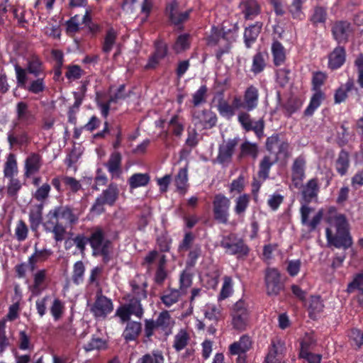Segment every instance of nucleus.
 <instances>
[{
	"label": "nucleus",
	"instance_id": "69168bd1",
	"mask_svg": "<svg viewBox=\"0 0 363 363\" xmlns=\"http://www.w3.org/2000/svg\"><path fill=\"white\" fill-rule=\"evenodd\" d=\"M6 187L7 194L10 197H16L18 191L22 188L21 181L15 177H9Z\"/></svg>",
	"mask_w": 363,
	"mask_h": 363
},
{
	"label": "nucleus",
	"instance_id": "e2e57ef3",
	"mask_svg": "<svg viewBox=\"0 0 363 363\" xmlns=\"http://www.w3.org/2000/svg\"><path fill=\"white\" fill-rule=\"evenodd\" d=\"M257 155L258 146L256 143L245 141L240 145V156L249 155L255 159Z\"/></svg>",
	"mask_w": 363,
	"mask_h": 363
},
{
	"label": "nucleus",
	"instance_id": "4be33fe9",
	"mask_svg": "<svg viewBox=\"0 0 363 363\" xmlns=\"http://www.w3.org/2000/svg\"><path fill=\"white\" fill-rule=\"evenodd\" d=\"M16 116L18 122L15 123V127L19 123L26 126L32 125L35 119L34 115L28 110V104L23 101H20L16 104Z\"/></svg>",
	"mask_w": 363,
	"mask_h": 363
},
{
	"label": "nucleus",
	"instance_id": "0e129e2a",
	"mask_svg": "<svg viewBox=\"0 0 363 363\" xmlns=\"http://www.w3.org/2000/svg\"><path fill=\"white\" fill-rule=\"evenodd\" d=\"M46 278V270L40 269L34 274L33 285L32 293L38 295L41 292L40 286L43 284Z\"/></svg>",
	"mask_w": 363,
	"mask_h": 363
},
{
	"label": "nucleus",
	"instance_id": "b1692460",
	"mask_svg": "<svg viewBox=\"0 0 363 363\" xmlns=\"http://www.w3.org/2000/svg\"><path fill=\"white\" fill-rule=\"evenodd\" d=\"M240 6L245 20H253L261 13V6L257 0H242Z\"/></svg>",
	"mask_w": 363,
	"mask_h": 363
},
{
	"label": "nucleus",
	"instance_id": "6e6d98bb",
	"mask_svg": "<svg viewBox=\"0 0 363 363\" xmlns=\"http://www.w3.org/2000/svg\"><path fill=\"white\" fill-rule=\"evenodd\" d=\"M194 274L191 272V268H187L186 267L182 271L179 277V289L180 291H184L189 288L192 284Z\"/></svg>",
	"mask_w": 363,
	"mask_h": 363
},
{
	"label": "nucleus",
	"instance_id": "de8ad7c7",
	"mask_svg": "<svg viewBox=\"0 0 363 363\" xmlns=\"http://www.w3.org/2000/svg\"><path fill=\"white\" fill-rule=\"evenodd\" d=\"M18 173L17 162L13 154H9L4 164V176L6 178L15 177Z\"/></svg>",
	"mask_w": 363,
	"mask_h": 363
},
{
	"label": "nucleus",
	"instance_id": "dca6fc26",
	"mask_svg": "<svg viewBox=\"0 0 363 363\" xmlns=\"http://www.w3.org/2000/svg\"><path fill=\"white\" fill-rule=\"evenodd\" d=\"M89 245L94 255L101 249L111 248L112 242L109 239L106 238L104 230L100 227H96L89 235Z\"/></svg>",
	"mask_w": 363,
	"mask_h": 363
},
{
	"label": "nucleus",
	"instance_id": "f3484780",
	"mask_svg": "<svg viewBox=\"0 0 363 363\" xmlns=\"http://www.w3.org/2000/svg\"><path fill=\"white\" fill-rule=\"evenodd\" d=\"M239 143V138H229L224 140L218 146V152L216 157V161L220 164H229L233 156L234 152Z\"/></svg>",
	"mask_w": 363,
	"mask_h": 363
},
{
	"label": "nucleus",
	"instance_id": "603ef678",
	"mask_svg": "<svg viewBox=\"0 0 363 363\" xmlns=\"http://www.w3.org/2000/svg\"><path fill=\"white\" fill-rule=\"evenodd\" d=\"M85 266L82 261H77L74 264L72 280L76 285L81 284L84 281Z\"/></svg>",
	"mask_w": 363,
	"mask_h": 363
},
{
	"label": "nucleus",
	"instance_id": "393cba45",
	"mask_svg": "<svg viewBox=\"0 0 363 363\" xmlns=\"http://www.w3.org/2000/svg\"><path fill=\"white\" fill-rule=\"evenodd\" d=\"M26 70L28 74L38 77L41 75L45 77V65L40 57L36 55H31L27 60Z\"/></svg>",
	"mask_w": 363,
	"mask_h": 363
},
{
	"label": "nucleus",
	"instance_id": "58836bf2",
	"mask_svg": "<svg viewBox=\"0 0 363 363\" xmlns=\"http://www.w3.org/2000/svg\"><path fill=\"white\" fill-rule=\"evenodd\" d=\"M268 57L267 52H257L252 58L251 72L258 74L264 71L267 66L266 60Z\"/></svg>",
	"mask_w": 363,
	"mask_h": 363
},
{
	"label": "nucleus",
	"instance_id": "20e7f679",
	"mask_svg": "<svg viewBox=\"0 0 363 363\" xmlns=\"http://www.w3.org/2000/svg\"><path fill=\"white\" fill-rule=\"evenodd\" d=\"M320 191V186L318 179L315 177L309 179L304 185L302 186L301 191V207L300 208L301 222L306 223L308 221L309 214L313 210L308 205L313 201L318 199Z\"/></svg>",
	"mask_w": 363,
	"mask_h": 363
},
{
	"label": "nucleus",
	"instance_id": "c03bdc74",
	"mask_svg": "<svg viewBox=\"0 0 363 363\" xmlns=\"http://www.w3.org/2000/svg\"><path fill=\"white\" fill-rule=\"evenodd\" d=\"M190 45V35L189 33H183L177 38L172 45V49L175 53L179 54L189 49Z\"/></svg>",
	"mask_w": 363,
	"mask_h": 363
},
{
	"label": "nucleus",
	"instance_id": "a211bd4d",
	"mask_svg": "<svg viewBox=\"0 0 363 363\" xmlns=\"http://www.w3.org/2000/svg\"><path fill=\"white\" fill-rule=\"evenodd\" d=\"M306 160L303 155L298 156L294 160L291 166V181L296 188L302 186L306 178Z\"/></svg>",
	"mask_w": 363,
	"mask_h": 363
},
{
	"label": "nucleus",
	"instance_id": "2f4dec72",
	"mask_svg": "<svg viewBox=\"0 0 363 363\" xmlns=\"http://www.w3.org/2000/svg\"><path fill=\"white\" fill-rule=\"evenodd\" d=\"M250 195L246 193L240 194L235 199L234 213L239 217H243L250 203Z\"/></svg>",
	"mask_w": 363,
	"mask_h": 363
},
{
	"label": "nucleus",
	"instance_id": "ea45409f",
	"mask_svg": "<svg viewBox=\"0 0 363 363\" xmlns=\"http://www.w3.org/2000/svg\"><path fill=\"white\" fill-rule=\"evenodd\" d=\"M328 18L327 9L323 6H317L313 9V13L309 18L314 27L319 24H325Z\"/></svg>",
	"mask_w": 363,
	"mask_h": 363
},
{
	"label": "nucleus",
	"instance_id": "6e6552de",
	"mask_svg": "<svg viewBox=\"0 0 363 363\" xmlns=\"http://www.w3.org/2000/svg\"><path fill=\"white\" fill-rule=\"evenodd\" d=\"M230 316L232 325L235 330H245L250 318L248 304L242 299L238 300L231 308Z\"/></svg>",
	"mask_w": 363,
	"mask_h": 363
},
{
	"label": "nucleus",
	"instance_id": "f8f14e48",
	"mask_svg": "<svg viewBox=\"0 0 363 363\" xmlns=\"http://www.w3.org/2000/svg\"><path fill=\"white\" fill-rule=\"evenodd\" d=\"M265 147L270 153L276 154L275 161H277L279 157L287 159L290 156V144L287 140L281 139L279 133H274L267 138Z\"/></svg>",
	"mask_w": 363,
	"mask_h": 363
},
{
	"label": "nucleus",
	"instance_id": "39448f33",
	"mask_svg": "<svg viewBox=\"0 0 363 363\" xmlns=\"http://www.w3.org/2000/svg\"><path fill=\"white\" fill-rule=\"evenodd\" d=\"M220 246L225 250L226 253L235 256L238 260L245 259L250 252L245 241L235 233L224 236L220 241Z\"/></svg>",
	"mask_w": 363,
	"mask_h": 363
},
{
	"label": "nucleus",
	"instance_id": "79ce46f5",
	"mask_svg": "<svg viewBox=\"0 0 363 363\" xmlns=\"http://www.w3.org/2000/svg\"><path fill=\"white\" fill-rule=\"evenodd\" d=\"M150 177L147 173H135L128 180L131 189L145 186L150 182Z\"/></svg>",
	"mask_w": 363,
	"mask_h": 363
},
{
	"label": "nucleus",
	"instance_id": "423d86ee",
	"mask_svg": "<svg viewBox=\"0 0 363 363\" xmlns=\"http://www.w3.org/2000/svg\"><path fill=\"white\" fill-rule=\"evenodd\" d=\"M119 193L118 184L114 182L110 183L107 188L96 197L91 211L98 214L104 213V206H113L118 199Z\"/></svg>",
	"mask_w": 363,
	"mask_h": 363
},
{
	"label": "nucleus",
	"instance_id": "0eeeda50",
	"mask_svg": "<svg viewBox=\"0 0 363 363\" xmlns=\"http://www.w3.org/2000/svg\"><path fill=\"white\" fill-rule=\"evenodd\" d=\"M230 31L219 29L216 26H212L211 35L208 37V44L210 45H220L216 52V57L220 60L224 54L228 53L231 49L232 40H230L228 34Z\"/></svg>",
	"mask_w": 363,
	"mask_h": 363
},
{
	"label": "nucleus",
	"instance_id": "e433bc0d",
	"mask_svg": "<svg viewBox=\"0 0 363 363\" xmlns=\"http://www.w3.org/2000/svg\"><path fill=\"white\" fill-rule=\"evenodd\" d=\"M354 83L353 79H349L344 85L337 88L334 94L335 104H340L347 98V93L353 89Z\"/></svg>",
	"mask_w": 363,
	"mask_h": 363
},
{
	"label": "nucleus",
	"instance_id": "72a5a7b5",
	"mask_svg": "<svg viewBox=\"0 0 363 363\" xmlns=\"http://www.w3.org/2000/svg\"><path fill=\"white\" fill-rule=\"evenodd\" d=\"M273 62L276 67L283 65L286 60V52L283 45L278 40H274L272 45Z\"/></svg>",
	"mask_w": 363,
	"mask_h": 363
},
{
	"label": "nucleus",
	"instance_id": "9b49d317",
	"mask_svg": "<svg viewBox=\"0 0 363 363\" xmlns=\"http://www.w3.org/2000/svg\"><path fill=\"white\" fill-rule=\"evenodd\" d=\"M192 9L181 11L179 4L177 0H172L166 4L164 13L171 24L178 26L179 30H183V23L189 18Z\"/></svg>",
	"mask_w": 363,
	"mask_h": 363
},
{
	"label": "nucleus",
	"instance_id": "c9c22d12",
	"mask_svg": "<svg viewBox=\"0 0 363 363\" xmlns=\"http://www.w3.org/2000/svg\"><path fill=\"white\" fill-rule=\"evenodd\" d=\"M309 104L304 111L306 116H311L315 111L321 105L322 101L325 99V94L323 91H313Z\"/></svg>",
	"mask_w": 363,
	"mask_h": 363
},
{
	"label": "nucleus",
	"instance_id": "412c9836",
	"mask_svg": "<svg viewBox=\"0 0 363 363\" xmlns=\"http://www.w3.org/2000/svg\"><path fill=\"white\" fill-rule=\"evenodd\" d=\"M105 166L113 179L120 178L123 173L121 154L119 152H112Z\"/></svg>",
	"mask_w": 363,
	"mask_h": 363
},
{
	"label": "nucleus",
	"instance_id": "bf43d9fd",
	"mask_svg": "<svg viewBox=\"0 0 363 363\" xmlns=\"http://www.w3.org/2000/svg\"><path fill=\"white\" fill-rule=\"evenodd\" d=\"M233 279L230 277L225 276L223 284L218 295V301H223L228 298L233 294Z\"/></svg>",
	"mask_w": 363,
	"mask_h": 363
},
{
	"label": "nucleus",
	"instance_id": "37998d69",
	"mask_svg": "<svg viewBox=\"0 0 363 363\" xmlns=\"http://www.w3.org/2000/svg\"><path fill=\"white\" fill-rule=\"evenodd\" d=\"M169 127L171 128L173 135L180 138L184 130V122L182 117L178 114L173 115L168 122Z\"/></svg>",
	"mask_w": 363,
	"mask_h": 363
},
{
	"label": "nucleus",
	"instance_id": "774afa93",
	"mask_svg": "<svg viewBox=\"0 0 363 363\" xmlns=\"http://www.w3.org/2000/svg\"><path fill=\"white\" fill-rule=\"evenodd\" d=\"M217 108L220 115L223 117L230 118L235 115L233 107L225 100H219Z\"/></svg>",
	"mask_w": 363,
	"mask_h": 363
},
{
	"label": "nucleus",
	"instance_id": "6ab92c4d",
	"mask_svg": "<svg viewBox=\"0 0 363 363\" xmlns=\"http://www.w3.org/2000/svg\"><path fill=\"white\" fill-rule=\"evenodd\" d=\"M285 351L284 342L281 340H272L264 363H286L282 359Z\"/></svg>",
	"mask_w": 363,
	"mask_h": 363
},
{
	"label": "nucleus",
	"instance_id": "a18cd8bd",
	"mask_svg": "<svg viewBox=\"0 0 363 363\" xmlns=\"http://www.w3.org/2000/svg\"><path fill=\"white\" fill-rule=\"evenodd\" d=\"M205 319L211 323H218L221 320L222 311L215 304L207 305L204 311Z\"/></svg>",
	"mask_w": 363,
	"mask_h": 363
},
{
	"label": "nucleus",
	"instance_id": "c85d7f7f",
	"mask_svg": "<svg viewBox=\"0 0 363 363\" xmlns=\"http://www.w3.org/2000/svg\"><path fill=\"white\" fill-rule=\"evenodd\" d=\"M350 167V155L345 150H341L335 162V170L341 177L347 174Z\"/></svg>",
	"mask_w": 363,
	"mask_h": 363
},
{
	"label": "nucleus",
	"instance_id": "cd10ccee",
	"mask_svg": "<svg viewBox=\"0 0 363 363\" xmlns=\"http://www.w3.org/2000/svg\"><path fill=\"white\" fill-rule=\"evenodd\" d=\"M262 22L257 21L254 24L245 28L243 38L247 48H250L252 45L255 43L262 30Z\"/></svg>",
	"mask_w": 363,
	"mask_h": 363
},
{
	"label": "nucleus",
	"instance_id": "ddd939ff",
	"mask_svg": "<svg viewBox=\"0 0 363 363\" xmlns=\"http://www.w3.org/2000/svg\"><path fill=\"white\" fill-rule=\"evenodd\" d=\"M153 52L148 57L146 65L144 66L145 70L155 69L160 65V61L167 57L169 47L167 43L162 38H157L153 43Z\"/></svg>",
	"mask_w": 363,
	"mask_h": 363
},
{
	"label": "nucleus",
	"instance_id": "052dcab7",
	"mask_svg": "<svg viewBox=\"0 0 363 363\" xmlns=\"http://www.w3.org/2000/svg\"><path fill=\"white\" fill-rule=\"evenodd\" d=\"M141 300L133 298L129 302L124 304L131 315H135L138 318H141L143 315V308L141 304Z\"/></svg>",
	"mask_w": 363,
	"mask_h": 363
},
{
	"label": "nucleus",
	"instance_id": "09e8293b",
	"mask_svg": "<svg viewBox=\"0 0 363 363\" xmlns=\"http://www.w3.org/2000/svg\"><path fill=\"white\" fill-rule=\"evenodd\" d=\"M189 335L188 333L181 329L174 337L173 347L177 352L184 350L188 345Z\"/></svg>",
	"mask_w": 363,
	"mask_h": 363
},
{
	"label": "nucleus",
	"instance_id": "3c124183",
	"mask_svg": "<svg viewBox=\"0 0 363 363\" xmlns=\"http://www.w3.org/2000/svg\"><path fill=\"white\" fill-rule=\"evenodd\" d=\"M277 161L272 162L269 156H264L259 165L258 177L263 181L269 178L271 167Z\"/></svg>",
	"mask_w": 363,
	"mask_h": 363
},
{
	"label": "nucleus",
	"instance_id": "f257e3e1",
	"mask_svg": "<svg viewBox=\"0 0 363 363\" xmlns=\"http://www.w3.org/2000/svg\"><path fill=\"white\" fill-rule=\"evenodd\" d=\"M60 220H63L70 226L75 225L79 220L77 209L69 205L59 206L50 210L46 216V220L43 223L47 233H52L56 242H62L66 234V227Z\"/></svg>",
	"mask_w": 363,
	"mask_h": 363
},
{
	"label": "nucleus",
	"instance_id": "473e14b6",
	"mask_svg": "<svg viewBox=\"0 0 363 363\" xmlns=\"http://www.w3.org/2000/svg\"><path fill=\"white\" fill-rule=\"evenodd\" d=\"M188 182V168L187 165L181 168L174 179L175 186L178 192L184 196L187 192Z\"/></svg>",
	"mask_w": 363,
	"mask_h": 363
},
{
	"label": "nucleus",
	"instance_id": "8fccbe9b",
	"mask_svg": "<svg viewBox=\"0 0 363 363\" xmlns=\"http://www.w3.org/2000/svg\"><path fill=\"white\" fill-rule=\"evenodd\" d=\"M324 304L320 296H311L309 300L308 311L310 318H313L316 314L323 311Z\"/></svg>",
	"mask_w": 363,
	"mask_h": 363
},
{
	"label": "nucleus",
	"instance_id": "7ed1b4c3",
	"mask_svg": "<svg viewBox=\"0 0 363 363\" xmlns=\"http://www.w3.org/2000/svg\"><path fill=\"white\" fill-rule=\"evenodd\" d=\"M174 325L175 320L166 310L160 312L155 320L145 319L144 320V337L146 339L145 342L151 341L155 333L167 338L172 333Z\"/></svg>",
	"mask_w": 363,
	"mask_h": 363
},
{
	"label": "nucleus",
	"instance_id": "680f3d73",
	"mask_svg": "<svg viewBox=\"0 0 363 363\" xmlns=\"http://www.w3.org/2000/svg\"><path fill=\"white\" fill-rule=\"evenodd\" d=\"M328 75L325 72H314L311 79L312 91H322L321 87L325 84Z\"/></svg>",
	"mask_w": 363,
	"mask_h": 363
},
{
	"label": "nucleus",
	"instance_id": "c756f323",
	"mask_svg": "<svg viewBox=\"0 0 363 363\" xmlns=\"http://www.w3.org/2000/svg\"><path fill=\"white\" fill-rule=\"evenodd\" d=\"M142 331V324L137 321L128 322L122 334L126 342L135 340Z\"/></svg>",
	"mask_w": 363,
	"mask_h": 363
},
{
	"label": "nucleus",
	"instance_id": "49530a36",
	"mask_svg": "<svg viewBox=\"0 0 363 363\" xmlns=\"http://www.w3.org/2000/svg\"><path fill=\"white\" fill-rule=\"evenodd\" d=\"M181 296L182 292L180 289H169L164 292L160 299L167 307H170L178 302Z\"/></svg>",
	"mask_w": 363,
	"mask_h": 363
},
{
	"label": "nucleus",
	"instance_id": "a878e982",
	"mask_svg": "<svg viewBox=\"0 0 363 363\" xmlns=\"http://www.w3.org/2000/svg\"><path fill=\"white\" fill-rule=\"evenodd\" d=\"M346 51L343 46L336 47L328 56V67L331 69H337L345 62Z\"/></svg>",
	"mask_w": 363,
	"mask_h": 363
},
{
	"label": "nucleus",
	"instance_id": "1a4fd4ad",
	"mask_svg": "<svg viewBox=\"0 0 363 363\" xmlns=\"http://www.w3.org/2000/svg\"><path fill=\"white\" fill-rule=\"evenodd\" d=\"M230 200L223 194L214 196L212 202L213 219L220 224L226 225L230 217Z\"/></svg>",
	"mask_w": 363,
	"mask_h": 363
},
{
	"label": "nucleus",
	"instance_id": "f03ea898",
	"mask_svg": "<svg viewBox=\"0 0 363 363\" xmlns=\"http://www.w3.org/2000/svg\"><path fill=\"white\" fill-rule=\"evenodd\" d=\"M333 225L336 230L335 234L330 228L325 230L328 244L337 249L347 250L351 247L353 240L346 216L342 213L336 215L333 218Z\"/></svg>",
	"mask_w": 363,
	"mask_h": 363
},
{
	"label": "nucleus",
	"instance_id": "bb28decb",
	"mask_svg": "<svg viewBox=\"0 0 363 363\" xmlns=\"http://www.w3.org/2000/svg\"><path fill=\"white\" fill-rule=\"evenodd\" d=\"M252 346L251 337L247 335H243L238 341L234 342L229 346V353L235 355L239 353H247Z\"/></svg>",
	"mask_w": 363,
	"mask_h": 363
},
{
	"label": "nucleus",
	"instance_id": "4c0bfd02",
	"mask_svg": "<svg viewBox=\"0 0 363 363\" xmlns=\"http://www.w3.org/2000/svg\"><path fill=\"white\" fill-rule=\"evenodd\" d=\"M118 33L116 30L111 27L107 29L102 43V51L106 54H109L116 43Z\"/></svg>",
	"mask_w": 363,
	"mask_h": 363
},
{
	"label": "nucleus",
	"instance_id": "338daca9",
	"mask_svg": "<svg viewBox=\"0 0 363 363\" xmlns=\"http://www.w3.org/2000/svg\"><path fill=\"white\" fill-rule=\"evenodd\" d=\"M194 240L195 235L192 232L189 231L185 233L182 240L179 244L178 251L179 252H186L191 249Z\"/></svg>",
	"mask_w": 363,
	"mask_h": 363
},
{
	"label": "nucleus",
	"instance_id": "5fc2aeb1",
	"mask_svg": "<svg viewBox=\"0 0 363 363\" xmlns=\"http://www.w3.org/2000/svg\"><path fill=\"white\" fill-rule=\"evenodd\" d=\"M303 0H292L289 6V12L291 13L294 19L302 20L305 15L302 11Z\"/></svg>",
	"mask_w": 363,
	"mask_h": 363
},
{
	"label": "nucleus",
	"instance_id": "4d7b16f0",
	"mask_svg": "<svg viewBox=\"0 0 363 363\" xmlns=\"http://www.w3.org/2000/svg\"><path fill=\"white\" fill-rule=\"evenodd\" d=\"M43 208L38 206L35 210L30 211L29 213V222L32 230H36L42 223Z\"/></svg>",
	"mask_w": 363,
	"mask_h": 363
},
{
	"label": "nucleus",
	"instance_id": "f704fd0d",
	"mask_svg": "<svg viewBox=\"0 0 363 363\" xmlns=\"http://www.w3.org/2000/svg\"><path fill=\"white\" fill-rule=\"evenodd\" d=\"M23 89L33 94H42L47 89L45 77L43 76L41 77L40 76L36 77L35 79L30 81V82L26 84Z\"/></svg>",
	"mask_w": 363,
	"mask_h": 363
},
{
	"label": "nucleus",
	"instance_id": "aec40b11",
	"mask_svg": "<svg viewBox=\"0 0 363 363\" xmlns=\"http://www.w3.org/2000/svg\"><path fill=\"white\" fill-rule=\"evenodd\" d=\"M43 164V159L40 154L30 153L25 160L24 177L30 178L33 174L38 173Z\"/></svg>",
	"mask_w": 363,
	"mask_h": 363
},
{
	"label": "nucleus",
	"instance_id": "9d476101",
	"mask_svg": "<svg viewBox=\"0 0 363 363\" xmlns=\"http://www.w3.org/2000/svg\"><path fill=\"white\" fill-rule=\"evenodd\" d=\"M266 294L269 296H278L284 288L279 270L274 267H267L264 272Z\"/></svg>",
	"mask_w": 363,
	"mask_h": 363
},
{
	"label": "nucleus",
	"instance_id": "7c9ffc66",
	"mask_svg": "<svg viewBox=\"0 0 363 363\" xmlns=\"http://www.w3.org/2000/svg\"><path fill=\"white\" fill-rule=\"evenodd\" d=\"M7 141L9 144L10 148H13L14 146H27L30 142V138L28 133L23 130L19 134L16 135L13 132L8 133Z\"/></svg>",
	"mask_w": 363,
	"mask_h": 363
},
{
	"label": "nucleus",
	"instance_id": "864d4df0",
	"mask_svg": "<svg viewBox=\"0 0 363 363\" xmlns=\"http://www.w3.org/2000/svg\"><path fill=\"white\" fill-rule=\"evenodd\" d=\"M16 73L17 86L24 89L28 84V71L26 68H23L18 63L16 62L13 65Z\"/></svg>",
	"mask_w": 363,
	"mask_h": 363
},
{
	"label": "nucleus",
	"instance_id": "5701e85b",
	"mask_svg": "<svg viewBox=\"0 0 363 363\" xmlns=\"http://www.w3.org/2000/svg\"><path fill=\"white\" fill-rule=\"evenodd\" d=\"M259 89L254 85H250L245 89L243 100L247 111L255 110L259 104Z\"/></svg>",
	"mask_w": 363,
	"mask_h": 363
},
{
	"label": "nucleus",
	"instance_id": "4468645a",
	"mask_svg": "<svg viewBox=\"0 0 363 363\" xmlns=\"http://www.w3.org/2000/svg\"><path fill=\"white\" fill-rule=\"evenodd\" d=\"M113 310V304L111 298H107L99 291L96 294L95 301L91 306V313L96 318L105 319Z\"/></svg>",
	"mask_w": 363,
	"mask_h": 363
},
{
	"label": "nucleus",
	"instance_id": "13d9d810",
	"mask_svg": "<svg viewBox=\"0 0 363 363\" xmlns=\"http://www.w3.org/2000/svg\"><path fill=\"white\" fill-rule=\"evenodd\" d=\"M201 255V247L200 245H194L191 249L189 250L188 258L186 262V267L187 268H193L197 262V259Z\"/></svg>",
	"mask_w": 363,
	"mask_h": 363
},
{
	"label": "nucleus",
	"instance_id": "2eb2a0df",
	"mask_svg": "<svg viewBox=\"0 0 363 363\" xmlns=\"http://www.w3.org/2000/svg\"><path fill=\"white\" fill-rule=\"evenodd\" d=\"M352 32L351 23L345 20L335 21L331 27L333 38L338 45L346 44Z\"/></svg>",
	"mask_w": 363,
	"mask_h": 363
},
{
	"label": "nucleus",
	"instance_id": "a19ab883",
	"mask_svg": "<svg viewBox=\"0 0 363 363\" xmlns=\"http://www.w3.org/2000/svg\"><path fill=\"white\" fill-rule=\"evenodd\" d=\"M204 128H212L216 125V114L211 110L204 109L197 116Z\"/></svg>",
	"mask_w": 363,
	"mask_h": 363
}]
</instances>
